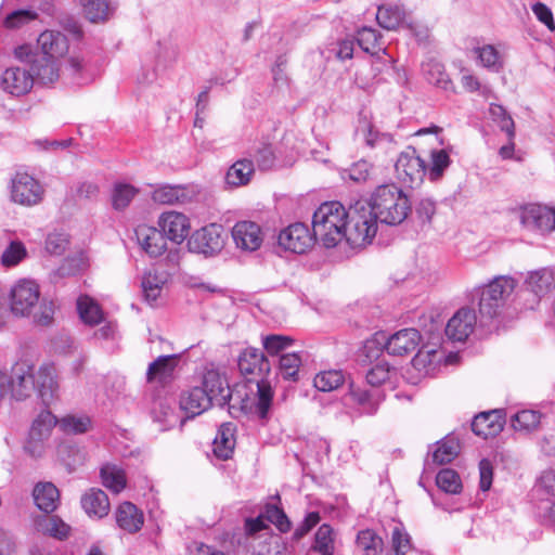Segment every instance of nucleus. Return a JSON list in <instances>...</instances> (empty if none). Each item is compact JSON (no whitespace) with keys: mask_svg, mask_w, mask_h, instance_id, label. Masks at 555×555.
Masks as SVG:
<instances>
[{"mask_svg":"<svg viewBox=\"0 0 555 555\" xmlns=\"http://www.w3.org/2000/svg\"><path fill=\"white\" fill-rule=\"evenodd\" d=\"M11 397L15 400H24L35 391L34 367L27 362H18L9 372Z\"/></svg>","mask_w":555,"mask_h":555,"instance_id":"f8f14e48","label":"nucleus"},{"mask_svg":"<svg viewBox=\"0 0 555 555\" xmlns=\"http://www.w3.org/2000/svg\"><path fill=\"white\" fill-rule=\"evenodd\" d=\"M460 453V442L454 436H447L437 442L433 451V462L443 465L453 461Z\"/></svg>","mask_w":555,"mask_h":555,"instance_id":"c756f323","label":"nucleus"},{"mask_svg":"<svg viewBox=\"0 0 555 555\" xmlns=\"http://www.w3.org/2000/svg\"><path fill=\"white\" fill-rule=\"evenodd\" d=\"M85 16L92 23L107 20L111 13L106 0H81Z\"/></svg>","mask_w":555,"mask_h":555,"instance_id":"49530a36","label":"nucleus"},{"mask_svg":"<svg viewBox=\"0 0 555 555\" xmlns=\"http://www.w3.org/2000/svg\"><path fill=\"white\" fill-rule=\"evenodd\" d=\"M165 282L166 279L164 275H159L153 271H149L143 275L141 284L146 301L153 302L160 296Z\"/></svg>","mask_w":555,"mask_h":555,"instance_id":"a18cd8bd","label":"nucleus"},{"mask_svg":"<svg viewBox=\"0 0 555 555\" xmlns=\"http://www.w3.org/2000/svg\"><path fill=\"white\" fill-rule=\"evenodd\" d=\"M395 171L398 180L405 186L416 188L426 176V163L417 155L415 149L408 147L399 155Z\"/></svg>","mask_w":555,"mask_h":555,"instance_id":"1a4fd4ad","label":"nucleus"},{"mask_svg":"<svg viewBox=\"0 0 555 555\" xmlns=\"http://www.w3.org/2000/svg\"><path fill=\"white\" fill-rule=\"evenodd\" d=\"M356 135L364 140L365 144L370 147L376 146L380 141L392 142V135L388 133H379L374 129L373 125L366 117L359 119Z\"/></svg>","mask_w":555,"mask_h":555,"instance_id":"ea45409f","label":"nucleus"},{"mask_svg":"<svg viewBox=\"0 0 555 555\" xmlns=\"http://www.w3.org/2000/svg\"><path fill=\"white\" fill-rule=\"evenodd\" d=\"M541 413L534 410H521L511 417V425L516 431L531 433L539 428Z\"/></svg>","mask_w":555,"mask_h":555,"instance_id":"f704fd0d","label":"nucleus"},{"mask_svg":"<svg viewBox=\"0 0 555 555\" xmlns=\"http://www.w3.org/2000/svg\"><path fill=\"white\" fill-rule=\"evenodd\" d=\"M389 377V365L383 361H379L367 372L365 378L369 385L373 386V388H378V386L388 380Z\"/></svg>","mask_w":555,"mask_h":555,"instance_id":"680f3d73","label":"nucleus"},{"mask_svg":"<svg viewBox=\"0 0 555 555\" xmlns=\"http://www.w3.org/2000/svg\"><path fill=\"white\" fill-rule=\"evenodd\" d=\"M38 48L42 55L38 54L39 60L53 62L59 68L57 60L66 55L69 49L67 37L57 30H44L37 39Z\"/></svg>","mask_w":555,"mask_h":555,"instance_id":"9b49d317","label":"nucleus"},{"mask_svg":"<svg viewBox=\"0 0 555 555\" xmlns=\"http://www.w3.org/2000/svg\"><path fill=\"white\" fill-rule=\"evenodd\" d=\"M179 362V356H160L150 363L146 372V379L150 383L157 382L166 384L173 377L175 370Z\"/></svg>","mask_w":555,"mask_h":555,"instance_id":"4be33fe9","label":"nucleus"},{"mask_svg":"<svg viewBox=\"0 0 555 555\" xmlns=\"http://www.w3.org/2000/svg\"><path fill=\"white\" fill-rule=\"evenodd\" d=\"M520 222L528 230L547 234L555 230V208L528 204L520 209Z\"/></svg>","mask_w":555,"mask_h":555,"instance_id":"9d476101","label":"nucleus"},{"mask_svg":"<svg viewBox=\"0 0 555 555\" xmlns=\"http://www.w3.org/2000/svg\"><path fill=\"white\" fill-rule=\"evenodd\" d=\"M489 114L491 119L507 134L509 141L515 139V122L507 111L499 104H490Z\"/></svg>","mask_w":555,"mask_h":555,"instance_id":"37998d69","label":"nucleus"},{"mask_svg":"<svg viewBox=\"0 0 555 555\" xmlns=\"http://www.w3.org/2000/svg\"><path fill=\"white\" fill-rule=\"evenodd\" d=\"M56 424H59L56 417L50 411L44 410L35 418L29 433L48 440Z\"/></svg>","mask_w":555,"mask_h":555,"instance_id":"09e8293b","label":"nucleus"},{"mask_svg":"<svg viewBox=\"0 0 555 555\" xmlns=\"http://www.w3.org/2000/svg\"><path fill=\"white\" fill-rule=\"evenodd\" d=\"M421 343L420 332L415 328H403L392 334L385 348L389 354L403 357L418 347Z\"/></svg>","mask_w":555,"mask_h":555,"instance_id":"aec40b11","label":"nucleus"},{"mask_svg":"<svg viewBox=\"0 0 555 555\" xmlns=\"http://www.w3.org/2000/svg\"><path fill=\"white\" fill-rule=\"evenodd\" d=\"M225 234L221 224L210 223L192 233L188 240V248L191 253L214 257L224 247Z\"/></svg>","mask_w":555,"mask_h":555,"instance_id":"0eeeda50","label":"nucleus"},{"mask_svg":"<svg viewBox=\"0 0 555 555\" xmlns=\"http://www.w3.org/2000/svg\"><path fill=\"white\" fill-rule=\"evenodd\" d=\"M115 518L118 527L128 533L138 532L144 524L142 511L128 501L117 507Z\"/></svg>","mask_w":555,"mask_h":555,"instance_id":"5701e85b","label":"nucleus"},{"mask_svg":"<svg viewBox=\"0 0 555 555\" xmlns=\"http://www.w3.org/2000/svg\"><path fill=\"white\" fill-rule=\"evenodd\" d=\"M18 65L8 67L0 76V88L12 95L21 96L28 93L37 78L41 83H53L59 78V68L53 62L39 60L28 46H20L14 50Z\"/></svg>","mask_w":555,"mask_h":555,"instance_id":"f03ea898","label":"nucleus"},{"mask_svg":"<svg viewBox=\"0 0 555 555\" xmlns=\"http://www.w3.org/2000/svg\"><path fill=\"white\" fill-rule=\"evenodd\" d=\"M134 232L139 245L151 257H158L166 250V237L156 228L140 224Z\"/></svg>","mask_w":555,"mask_h":555,"instance_id":"412c9836","label":"nucleus"},{"mask_svg":"<svg viewBox=\"0 0 555 555\" xmlns=\"http://www.w3.org/2000/svg\"><path fill=\"white\" fill-rule=\"evenodd\" d=\"M293 344V339L285 335H268L262 338V346L270 356H278Z\"/></svg>","mask_w":555,"mask_h":555,"instance_id":"4d7b16f0","label":"nucleus"},{"mask_svg":"<svg viewBox=\"0 0 555 555\" xmlns=\"http://www.w3.org/2000/svg\"><path fill=\"white\" fill-rule=\"evenodd\" d=\"M348 396L360 414L364 415H374L384 400V393L380 389H367L354 383H350Z\"/></svg>","mask_w":555,"mask_h":555,"instance_id":"dca6fc26","label":"nucleus"},{"mask_svg":"<svg viewBox=\"0 0 555 555\" xmlns=\"http://www.w3.org/2000/svg\"><path fill=\"white\" fill-rule=\"evenodd\" d=\"M37 13L33 10H16L11 12L3 21L8 29H17L37 18Z\"/></svg>","mask_w":555,"mask_h":555,"instance_id":"bf43d9fd","label":"nucleus"},{"mask_svg":"<svg viewBox=\"0 0 555 555\" xmlns=\"http://www.w3.org/2000/svg\"><path fill=\"white\" fill-rule=\"evenodd\" d=\"M35 504L46 513L56 509L60 502L59 489L52 482H39L33 491Z\"/></svg>","mask_w":555,"mask_h":555,"instance_id":"bb28decb","label":"nucleus"},{"mask_svg":"<svg viewBox=\"0 0 555 555\" xmlns=\"http://www.w3.org/2000/svg\"><path fill=\"white\" fill-rule=\"evenodd\" d=\"M436 483L442 491L451 494H456L462 489L459 474L450 468H443L437 474Z\"/></svg>","mask_w":555,"mask_h":555,"instance_id":"5fc2aeb1","label":"nucleus"},{"mask_svg":"<svg viewBox=\"0 0 555 555\" xmlns=\"http://www.w3.org/2000/svg\"><path fill=\"white\" fill-rule=\"evenodd\" d=\"M532 12L537 18L543 23L551 31L555 30V23L551 9L542 2L532 5Z\"/></svg>","mask_w":555,"mask_h":555,"instance_id":"774afa93","label":"nucleus"},{"mask_svg":"<svg viewBox=\"0 0 555 555\" xmlns=\"http://www.w3.org/2000/svg\"><path fill=\"white\" fill-rule=\"evenodd\" d=\"M314 236L304 223L291 224L279 234V244L296 254L305 253L313 244Z\"/></svg>","mask_w":555,"mask_h":555,"instance_id":"2eb2a0df","label":"nucleus"},{"mask_svg":"<svg viewBox=\"0 0 555 555\" xmlns=\"http://www.w3.org/2000/svg\"><path fill=\"white\" fill-rule=\"evenodd\" d=\"M235 246L244 251L257 250L263 242L261 228L253 221H238L232 228Z\"/></svg>","mask_w":555,"mask_h":555,"instance_id":"f3484780","label":"nucleus"},{"mask_svg":"<svg viewBox=\"0 0 555 555\" xmlns=\"http://www.w3.org/2000/svg\"><path fill=\"white\" fill-rule=\"evenodd\" d=\"M235 430L233 423L222 424L214 440V453L221 460L231 457L235 447Z\"/></svg>","mask_w":555,"mask_h":555,"instance_id":"cd10ccee","label":"nucleus"},{"mask_svg":"<svg viewBox=\"0 0 555 555\" xmlns=\"http://www.w3.org/2000/svg\"><path fill=\"white\" fill-rule=\"evenodd\" d=\"M527 287L537 296L545 295L555 285V273L548 269L531 272L526 280Z\"/></svg>","mask_w":555,"mask_h":555,"instance_id":"473e14b6","label":"nucleus"},{"mask_svg":"<svg viewBox=\"0 0 555 555\" xmlns=\"http://www.w3.org/2000/svg\"><path fill=\"white\" fill-rule=\"evenodd\" d=\"M68 245V237L64 233H51L46 240V250L50 255H62Z\"/></svg>","mask_w":555,"mask_h":555,"instance_id":"0e129e2a","label":"nucleus"},{"mask_svg":"<svg viewBox=\"0 0 555 555\" xmlns=\"http://www.w3.org/2000/svg\"><path fill=\"white\" fill-rule=\"evenodd\" d=\"M405 18V11L400 5H380L376 20L380 27L392 30L400 26Z\"/></svg>","mask_w":555,"mask_h":555,"instance_id":"2f4dec72","label":"nucleus"},{"mask_svg":"<svg viewBox=\"0 0 555 555\" xmlns=\"http://www.w3.org/2000/svg\"><path fill=\"white\" fill-rule=\"evenodd\" d=\"M158 225L166 238L178 244L184 241L191 228L188 217L177 211L162 214Z\"/></svg>","mask_w":555,"mask_h":555,"instance_id":"a211bd4d","label":"nucleus"},{"mask_svg":"<svg viewBox=\"0 0 555 555\" xmlns=\"http://www.w3.org/2000/svg\"><path fill=\"white\" fill-rule=\"evenodd\" d=\"M184 197V192L179 186L166 185L155 190L153 193V199L155 202L168 205L180 203Z\"/></svg>","mask_w":555,"mask_h":555,"instance_id":"13d9d810","label":"nucleus"},{"mask_svg":"<svg viewBox=\"0 0 555 555\" xmlns=\"http://www.w3.org/2000/svg\"><path fill=\"white\" fill-rule=\"evenodd\" d=\"M10 195L15 204L31 207L41 203L44 190L33 176L17 171L11 179Z\"/></svg>","mask_w":555,"mask_h":555,"instance_id":"6e6552de","label":"nucleus"},{"mask_svg":"<svg viewBox=\"0 0 555 555\" xmlns=\"http://www.w3.org/2000/svg\"><path fill=\"white\" fill-rule=\"evenodd\" d=\"M101 478L103 486L115 493L121 492L127 485L124 469L115 464L107 463L103 465L101 468Z\"/></svg>","mask_w":555,"mask_h":555,"instance_id":"7c9ffc66","label":"nucleus"},{"mask_svg":"<svg viewBox=\"0 0 555 555\" xmlns=\"http://www.w3.org/2000/svg\"><path fill=\"white\" fill-rule=\"evenodd\" d=\"M502 429L503 423L499 411L480 413L472 422V430L485 439L496 436Z\"/></svg>","mask_w":555,"mask_h":555,"instance_id":"a878e982","label":"nucleus"},{"mask_svg":"<svg viewBox=\"0 0 555 555\" xmlns=\"http://www.w3.org/2000/svg\"><path fill=\"white\" fill-rule=\"evenodd\" d=\"M357 42L364 52L372 55L377 54L379 51L384 52L379 44L377 31L371 27H363L358 31Z\"/></svg>","mask_w":555,"mask_h":555,"instance_id":"864d4df0","label":"nucleus"},{"mask_svg":"<svg viewBox=\"0 0 555 555\" xmlns=\"http://www.w3.org/2000/svg\"><path fill=\"white\" fill-rule=\"evenodd\" d=\"M353 203L348 210L339 202H325L319 206L312 217V232L315 241L326 248L338 245L346 240L353 246L362 245L367 241H353L352 232L356 231L351 216Z\"/></svg>","mask_w":555,"mask_h":555,"instance_id":"7ed1b4c3","label":"nucleus"},{"mask_svg":"<svg viewBox=\"0 0 555 555\" xmlns=\"http://www.w3.org/2000/svg\"><path fill=\"white\" fill-rule=\"evenodd\" d=\"M515 287L516 281L513 278L500 275L478 289L479 326L489 327L493 324Z\"/></svg>","mask_w":555,"mask_h":555,"instance_id":"39448f33","label":"nucleus"},{"mask_svg":"<svg viewBox=\"0 0 555 555\" xmlns=\"http://www.w3.org/2000/svg\"><path fill=\"white\" fill-rule=\"evenodd\" d=\"M211 405V398L202 390L201 387H193L189 391L182 393L180 398V408L190 417L197 416L208 410Z\"/></svg>","mask_w":555,"mask_h":555,"instance_id":"b1692460","label":"nucleus"},{"mask_svg":"<svg viewBox=\"0 0 555 555\" xmlns=\"http://www.w3.org/2000/svg\"><path fill=\"white\" fill-rule=\"evenodd\" d=\"M480 64L493 72H499L503 66V54L499 48L492 44H485L474 50Z\"/></svg>","mask_w":555,"mask_h":555,"instance_id":"e433bc0d","label":"nucleus"},{"mask_svg":"<svg viewBox=\"0 0 555 555\" xmlns=\"http://www.w3.org/2000/svg\"><path fill=\"white\" fill-rule=\"evenodd\" d=\"M37 526L41 532L59 540L66 539L70 527L57 516H44L40 518Z\"/></svg>","mask_w":555,"mask_h":555,"instance_id":"4c0bfd02","label":"nucleus"},{"mask_svg":"<svg viewBox=\"0 0 555 555\" xmlns=\"http://www.w3.org/2000/svg\"><path fill=\"white\" fill-rule=\"evenodd\" d=\"M477 324H479V318H477L475 311L468 307H463L449 320L446 334L450 339L463 343L474 332Z\"/></svg>","mask_w":555,"mask_h":555,"instance_id":"4468645a","label":"nucleus"},{"mask_svg":"<svg viewBox=\"0 0 555 555\" xmlns=\"http://www.w3.org/2000/svg\"><path fill=\"white\" fill-rule=\"evenodd\" d=\"M77 310L81 320L89 325L99 324L103 320V311L91 297L83 295L77 299Z\"/></svg>","mask_w":555,"mask_h":555,"instance_id":"c9c22d12","label":"nucleus"},{"mask_svg":"<svg viewBox=\"0 0 555 555\" xmlns=\"http://www.w3.org/2000/svg\"><path fill=\"white\" fill-rule=\"evenodd\" d=\"M415 214L422 223H430L436 214V203L430 198H422L415 206Z\"/></svg>","mask_w":555,"mask_h":555,"instance_id":"338daca9","label":"nucleus"},{"mask_svg":"<svg viewBox=\"0 0 555 555\" xmlns=\"http://www.w3.org/2000/svg\"><path fill=\"white\" fill-rule=\"evenodd\" d=\"M59 455L70 469L82 463L85 459L83 454L78 448L67 444L61 446L59 448Z\"/></svg>","mask_w":555,"mask_h":555,"instance_id":"69168bd1","label":"nucleus"},{"mask_svg":"<svg viewBox=\"0 0 555 555\" xmlns=\"http://www.w3.org/2000/svg\"><path fill=\"white\" fill-rule=\"evenodd\" d=\"M264 516L267 520L274 524L281 532H287L291 529V521L283 509L269 505L266 508Z\"/></svg>","mask_w":555,"mask_h":555,"instance_id":"e2e57ef3","label":"nucleus"},{"mask_svg":"<svg viewBox=\"0 0 555 555\" xmlns=\"http://www.w3.org/2000/svg\"><path fill=\"white\" fill-rule=\"evenodd\" d=\"M392 554L405 555L411 550L410 535L400 527H395L391 533Z\"/></svg>","mask_w":555,"mask_h":555,"instance_id":"052dcab7","label":"nucleus"},{"mask_svg":"<svg viewBox=\"0 0 555 555\" xmlns=\"http://www.w3.org/2000/svg\"><path fill=\"white\" fill-rule=\"evenodd\" d=\"M301 365V358L297 352L282 353L279 360V370L284 378L295 379Z\"/></svg>","mask_w":555,"mask_h":555,"instance_id":"6e6d98bb","label":"nucleus"},{"mask_svg":"<svg viewBox=\"0 0 555 555\" xmlns=\"http://www.w3.org/2000/svg\"><path fill=\"white\" fill-rule=\"evenodd\" d=\"M237 365L242 374L261 377V379H256L258 388L256 414L259 418L266 420L268 417L273 397L270 385L263 383L262 379V377L270 371L269 361L260 350L256 348H246L240 354Z\"/></svg>","mask_w":555,"mask_h":555,"instance_id":"423d86ee","label":"nucleus"},{"mask_svg":"<svg viewBox=\"0 0 555 555\" xmlns=\"http://www.w3.org/2000/svg\"><path fill=\"white\" fill-rule=\"evenodd\" d=\"M411 210L408 196L395 184L376 188L370 201L358 199L353 203L351 216L356 231L353 241L370 243L377 232V221L395 225L405 220Z\"/></svg>","mask_w":555,"mask_h":555,"instance_id":"f257e3e1","label":"nucleus"},{"mask_svg":"<svg viewBox=\"0 0 555 555\" xmlns=\"http://www.w3.org/2000/svg\"><path fill=\"white\" fill-rule=\"evenodd\" d=\"M248 154L255 158L258 168L261 170H268L274 165L275 155L271 144L268 141L255 142L249 147Z\"/></svg>","mask_w":555,"mask_h":555,"instance_id":"58836bf2","label":"nucleus"},{"mask_svg":"<svg viewBox=\"0 0 555 555\" xmlns=\"http://www.w3.org/2000/svg\"><path fill=\"white\" fill-rule=\"evenodd\" d=\"M201 388L211 398L215 405L224 406L231 399L227 378L215 367L205 369Z\"/></svg>","mask_w":555,"mask_h":555,"instance_id":"ddd939ff","label":"nucleus"},{"mask_svg":"<svg viewBox=\"0 0 555 555\" xmlns=\"http://www.w3.org/2000/svg\"><path fill=\"white\" fill-rule=\"evenodd\" d=\"M35 390L44 405H49L59 397V382L53 365L41 366L35 376Z\"/></svg>","mask_w":555,"mask_h":555,"instance_id":"6ab92c4d","label":"nucleus"},{"mask_svg":"<svg viewBox=\"0 0 555 555\" xmlns=\"http://www.w3.org/2000/svg\"><path fill=\"white\" fill-rule=\"evenodd\" d=\"M139 190L129 183H116L112 190L111 201L115 210L126 209Z\"/></svg>","mask_w":555,"mask_h":555,"instance_id":"a19ab883","label":"nucleus"},{"mask_svg":"<svg viewBox=\"0 0 555 555\" xmlns=\"http://www.w3.org/2000/svg\"><path fill=\"white\" fill-rule=\"evenodd\" d=\"M451 159L446 150H433L430 153V165L426 167V175L431 181L439 180L446 169L450 166Z\"/></svg>","mask_w":555,"mask_h":555,"instance_id":"c03bdc74","label":"nucleus"},{"mask_svg":"<svg viewBox=\"0 0 555 555\" xmlns=\"http://www.w3.org/2000/svg\"><path fill=\"white\" fill-rule=\"evenodd\" d=\"M253 160L244 158L233 164L227 172V182L233 186L245 185L254 173Z\"/></svg>","mask_w":555,"mask_h":555,"instance_id":"72a5a7b5","label":"nucleus"},{"mask_svg":"<svg viewBox=\"0 0 555 555\" xmlns=\"http://www.w3.org/2000/svg\"><path fill=\"white\" fill-rule=\"evenodd\" d=\"M83 511L94 518H103L108 515L111 505L107 494L101 489H90L81 498Z\"/></svg>","mask_w":555,"mask_h":555,"instance_id":"393cba45","label":"nucleus"},{"mask_svg":"<svg viewBox=\"0 0 555 555\" xmlns=\"http://www.w3.org/2000/svg\"><path fill=\"white\" fill-rule=\"evenodd\" d=\"M312 548L321 555H334V532L333 528L323 524L314 535V544Z\"/></svg>","mask_w":555,"mask_h":555,"instance_id":"de8ad7c7","label":"nucleus"},{"mask_svg":"<svg viewBox=\"0 0 555 555\" xmlns=\"http://www.w3.org/2000/svg\"><path fill=\"white\" fill-rule=\"evenodd\" d=\"M11 312L16 317H31L37 325L48 326L54 317L52 301L40 300L39 285L33 281L23 279L14 284L10 293Z\"/></svg>","mask_w":555,"mask_h":555,"instance_id":"20e7f679","label":"nucleus"},{"mask_svg":"<svg viewBox=\"0 0 555 555\" xmlns=\"http://www.w3.org/2000/svg\"><path fill=\"white\" fill-rule=\"evenodd\" d=\"M423 72L429 83L439 88L448 89L451 83L442 64L429 61L423 65Z\"/></svg>","mask_w":555,"mask_h":555,"instance_id":"8fccbe9b","label":"nucleus"},{"mask_svg":"<svg viewBox=\"0 0 555 555\" xmlns=\"http://www.w3.org/2000/svg\"><path fill=\"white\" fill-rule=\"evenodd\" d=\"M27 257V249L21 241H11L1 255L3 267L10 268L17 266Z\"/></svg>","mask_w":555,"mask_h":555,"instance_id":"603ef678","label":"nucleus"},{"mask_svg":"<svg viewBox=\"0 0 555 555\" xmlns=\"http://www.w3.org/2000/svg\"><path fill=\"white\" fill-rule=\"evenodd\" d=\"M345 383V376L340 370H328L315 375L313 384L320 391H333Z\"/></svg>","mask_w":555,"mask_h":555,"instance_id":"79ce46f5","label":"nucleus"},{"mask_svg":"<svg viewBox=\"0 0 555 555\" xmlns=\"http://www.w3.org/2000/svg\"><path fill=\"white\" fill-rule=\"evenodd\" d=\"M383 539L372 529L360 530L356 539V551L359 555H382Z\"/></svg>","mask_w":555,"mask_h":555,"instance_id":"c85d7f7f","label":"nucleus"},{"mask_svg":"<svg viewBox=\"0 0 555 555\" xmlns=\"http://www.w3.org/2000/svg\"><path fill=\"white\" fill-rule=\"evenodd\" d=\"M59 426L65 434H83L91 427V420L86 415H66L59 421Z\"/></svg>","mask_w":555,"mask_h":555,"instance_id":"3c124183","label":"nucleus"}]
</instances>
